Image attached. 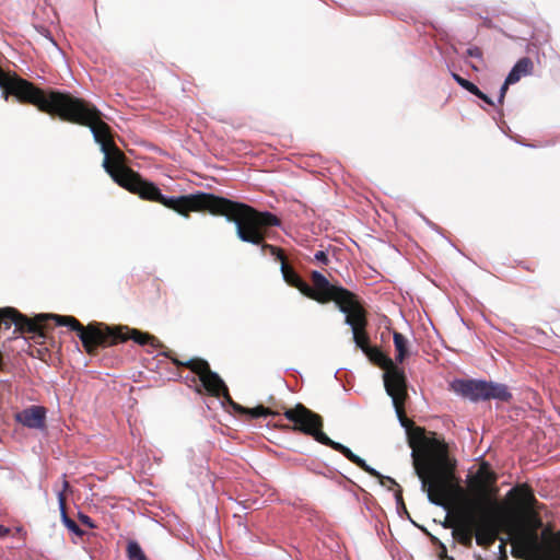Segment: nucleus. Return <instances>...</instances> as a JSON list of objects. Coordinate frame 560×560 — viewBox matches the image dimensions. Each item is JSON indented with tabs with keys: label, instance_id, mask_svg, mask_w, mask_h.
Returning <instances> with one entry per match:
<instances>
[{
	"label": "nucleus",
	"instance_id": "obj_10",
	"mask_svg": "<svg viewBox=\"0 0 560 560\" xmlns=\"http://www.w3.org/2000/svg\"><path fill=\"white\" fill-rule=\"evenodd\" d=\"M105 343L125 341L128 339L133 340L140 346L150 345L152 347H159L160 341L152 335L143 332L141 330L129 328L127 326H107L105 327Z\"/></svg>",
	"mask_w": 560,
	"mask_h": 560
},
{
	"label": "nucleus",
	"instance_id": "obj_15",
	"mask_svg": "<svg viewBox=\"0 0 560 560\" xmlns=\"http://www.w3.org/2000/svg\"><path fill=\"white\" fill-rule=\"evenodd\" d=\"M534 63L529 57L518 59L506 75V83L515 84L522 77L532 74Z\"/></svg>",
	"mask_w": 560,
	"mask_h": 560
},
{
	"label": "nucleus",
	"instance_id": "obj_29",
	"mask_svg": "<svg viewBox=\"0 0 560 560\" xmlns=\"http://www.w3.org/2000/svg\"><path fill=\"white\" fill-rule=\"evenodd\" d=\"M10 94H14L10 89H8V90H2L1 96H2L5 101H8V98H9V95H10Z\"/></svg>",
	"mask_w": 560,
	"mask_h": 560
},
{
	"label": "nucleus",
	"instance_id": "obj_16",
	"mask_svg": "<svg viewBox=\"0 0 560 560\" xmlns=\"http://www.w3.org/2000/svg\"><path fill=\"white\" fill-rule=\"evenodd\" d=\"M57 497L61 523L70 533L74 534L75 536H82L84 530L72 518H70L67 513L63 491H59Z\"/></svg>",
	"mask_w": 560,
	"mask_h": 560
},
{
	"label": "nucleus",
	"instance_id": "obj_38",
	"mask_svg": "<svg viewBox=\"0 0 560 560\" xmlns=\"http://www.w3.org/2000/svg\"><path fill=\"white\" fill-rule=\"evenodd\" d=\"M450 560H454L453 558H451Z\"/></svg>",
	"mask_w": 560,
	"mask_h": 560
},
{
	"label": "nucleus",
	"instance_id": "obj_37",
	"mask_svg": "<svg viewBox=\"0 0 560 560\" xmlns=\"http://www.w3.org/2000/svg\"><path fill=\"white\" fill-rule=\"evenodd\" d=\"M558 536H560V530L557 533Z\"/></svg>",
	"mask_w": 560,
	"mask_h": 560
},
{
	"label": "nucleus",
	"instance_id": "obj_5",
	"mask_svg": "<svg viewBox=\"0 0 560 560\" xmlns=\"http://www.w3.org/2000/svg\"><path fill=\"white\" fill-rule=\"evenodd\" d=\"M364 326L365 318L363 317L362 312H358L357 322L353 323V326H349L352 331V340L355 347L360 349L370 359V361L386 370L383 374L385 390L392 398L400 425L407 429L406 419L397 406L396 398V390H401L406 386V374L401 368L397 366L390 357L370 343L368 334L363 331Z\"/></svg>",
	"mask_w": 560,
	"mask_h": 560
},
{
	"label": "nucleus",
	"instance_id": "obj_33",
	"mask_svg": "<svg viewBox=\"0 0 560 560\" xmlns=\"http://www.w3.org/2000/svg\"><path fill=\"white\" fill-rule=\"evenodd\" d=\"M3 366H4V359H3L2 352L0 351V371L3 369Z\"/></svg>",
	"mask_w": 560,
	"mask_h": 560
},
{
	"label": "nucleus",
	"instance_id": "obj_14",
	"mask_svg": "<svg viewBox=\"0 0 560 560\" xmlns=\"http://www.w3.org/2000/svg\"><path fill=\"white\" fill-rule=\"evenodd\" d=\"M415 474L420 479L421 490L427 493L428 501L433 505L443 506L442 499L439 495L434 494L432 491V487L436 488L440 492H442L444 490L445 485H444V480L442 479V477H436L434 479L433 485H431L428 481V479L423 476L420 467H418V466L415 467Z\"/></svg>",
	"mask_w": 560,
	"mask_h": 560
},
{
	"label": "nucleus",
	"instance_id": "obj_2",
	"mask_svg": "<svg viewBox=\"0 0 560 560\" xmlns=\"http://www.w3.org/2000/svg\"><path fill=\"white\" fill-rule=\"evenodd\" d=\"M0 89H10L20 102L35 105L40 112L57 116L63 121H86L93 118L96 109L84 100L62 91H50L44 94L31 82L16 73L0 69Z\"/></svg>",
	"mask_w": 560,
	"mask_h": 560
},
{
	"label": "nucleus",
	"instance_id": "obj_23",
	"mask_svg": "<svg viewBox=\"0 0 560 560\" xmlns=\"http://www.w3.org/2000/svg\"><path fill=\"white\" fill-rule=\"evenodd\" d=\"M466 57L475 58L483 61V52L478 46H470L465 52Z\"/></svg>",
	"mask_w": 560,
	"mask_h": 560
},
{
	"label": "nucleus",
	"instance_id": "obj_13",
	"mask_svg": "<svg viewBox=\"0 0 560 560\" xmlns=\"http://www.w3.org/2000/svg\"><path fill=\"white\" fill-rule=\"evenodd\" d=\"M14 325L19 329L35 331V325L16 310L7 307L0 308V329H10Z\"/></svg>",
	"mask_w": 560,
	"mask_h": 560
},
{
	"label": "nucleus",
	"instance_id": "obj_21",
	"mask_svg": "<svg viewBox=\"0 0 560 560\" xmlns=\"http://www.w3.org/2000/svg\"><path fill=\"white\" fill-rule=\"evenodd\" d=\"M247 413L252 418H267L270 415V410L264 406H256L246 409Z\"/></svg>",
	"mask_w": 560,
	"mask_h": 560
},
{
	"label": "nucleus",
	"instance_id": "obj_24",
	"mask_svg": "<svg viewBox=\"0 0 560 560\" xmlns=\"http://www.w3.org/2000/svg\"><path fill=\"white\" fill-rule=\"evenodd\" d=\"M314 258L317 262L322 265H328L329 264V257L328 253L326 250H318L315 253Z\"/></svg>",
	"mask_w": 560,
	"mask_h": 560
},
{
	"label": "nucleus",
	"instance_id": "obj_4",
	"mask_svg": "<svg viewBox=\"0 0 560 560\" xmlns=\"http://www.w3.org/2000/svg\"><path fill=\"white\" fill-rule=\"evenodd\" d=\"M285 418L293 422L295 429L303 432L306 435L312 436L316 442L328 446L339 453H341L348 460L360 467L362 470L368 472L372 477H376L381 480V485L384 486V481H388L394 486H398L395 479L388 476L382 475L378 470L370 466L365 459L354 454L348 446L331 440L323 430V419L319 415L310 410L302 404H296L294 408L287 409L284 411Z\"/></svg>",
	"mask_w": 560,
	"mask_h": 560
},
{
	"label": "nucleus",
	"instance_id": "obj_12",
	"mask_svg": "<svg viewBox=\"0 0 560 560\" xmlns=\"http://www.w3.org/2000/svg\"><path fill=\"white\" fill-rule=\"evenodd\" d=\"M47 410L42 406H30L16 413L15 420L28 429H44Z\"/></svg>",
	"mask_w": 560,
	"mask_h": 560
},
{
	"label": "nucleus",
	"instance_id": "obj_8",
	"mask_svg": "<svg viewBox=\"0 0 560 560\" xmlns=\"http://www.w3.org/2000/svg\"><path fill=\"white\" fill-rule=\"evenodd\" d=\"M174 362L176 365L190 368L194 374L191 376V382L195 384L198 392L202 388L212 396L232 401L226 384L217 372L210 369V365L206 360L189 359L185 362Z\"/></svg>",
	"mask_w": 560,
	"mask_h": 560
},
{
	"label": "nucleus",
	"instance_id": "obj_25",
	"mask_svg": "<svg viewBox=\"0 0 560 560\" xmlns=\"http://www.w3.org/2000/svg\"><path fill=\"white\" fill-rule=\"evenodd\" d=\"M511 84L512 83H506V79L504 80L503 84L501 85V88L499 90V96L497 100L498 104H502L504 102L509 85H511Z\"/></svg>",
	"mask_w": 560,
	"mask_h": 560
},
{
	"label": "nucleus",
	"instance_id": "obj_30",
	"mask_svg": "<svg viewBox=\"0 0 560 560\" xmlns=\"http://www.w3.org/2000/svg\"><path fill=\"white\" fill-rule=\"evenodd\" d=\"M9 534V528L4 527L3 525H0V537H3Z\"/></svg>",
	"mask_w": 560,
	"mask_h": 560
},
{
	"label": "nucleus",
	"instance_id": "obj_9",
	"mask_svg": "<svg viewBox=\"0 0 560 560\" xmlns=\"http://www.w3.org/2000/svg\"><path fill=\"white\" fill-rule=\"evenodd\" d=\"M57 326H63L77 332L78 338L88 352H93L98 346L105 343L106 325L97 322L90 323L86 328L71 315L47 314Z\"/></svg>",
	"mask_w": 560,
	"mask_h": 560
},
{
	"label": "nucleus",
	"instance_id": "obj_26",
	"mask_svg": "<svg viewBox=\"0 0 560 560\" xmlns=\"http://www.w3.org/2000/svg\"><path fill=\"white\" fill-rule=\"evenodd\" d=\"M476 97L485 102L489 106H493L494 102L493 100L486 93H483L480 89H478V92L474 94Z\"/></svg>",
	"mask_w": 560,
	"mask_h": 560
},
{
	"label": "nucleus",
	"instance_id": "obj_22",
	"mask_svg": "<svg viewBox=\"0 0 560 560\" xmlns=\"http://www.w3.org/2000/svg\"><path fill=\"white\" fill-rule=\"evenodd\" d=\"M394 497H395V501H396L398 513L400 515L402 513L406 514L408 516V518L410 520V516L408 514L407 508H406V505L404 503V500H402L401 489L400 488L394 493Z\"/></svg>",
	"mask_w": 560,
	"mask_h": 560
},
{
	"label": "nucleus",
	"instance_id": "obj_11",
	"mask_svg": "<svg viewBox=\"0 0 560 560\" xmlns=\"http://www.w3.org/2000/svg\"><path fill=\"white\" fill-rule=\"evenodd\" d=\"M320 296L326 299L322 303H326L332 300L337 310L345 314V324L347 326H353V323L357 322V313L361 311L359 308H354L353 299L350 291L339 285L338 288L332 289L331 293L320 294Z\"/></svg>",
	"mask_w": 560,
	"mask_h": 560
},
{
	"label": "nucleus",
	"instance_id": "obj_17",
	"mask_svg": "<svg viewBox=\"0 0 560 560\" xmlns=\"http://www.w3.org/2000/svg\"><path fill=\"white\" fill-rule=\"evenodd\" d=\"M393 341L396 350V363H402L411 353L410 341L401 332L393 331Z\"/></svg>",
	"mask_w": 560,
	"mask_h": 560
},
{
	"label": "nucleus",
	"instance_id": "obj_7",
	"mask_svg": "<svg viewBox=\"0 0 560 560\" xmlns=\"http://www.w3.org/2000/svg\"><path fill=\"white\" fill-rule=\"evenodd\" d=\"M482 506L478 516L470 515L467 539L475 537L476 544L489 548L498 534V513L500 505L490 498L482 499Z\"/></svg>",
	"mask_w": 560,
	"mask_h": 560
},
{
	"label": "nucleus",
	"instance_id": "obj_34",
	"mask_svg": "<svg viewBox=\"0 0 560 560\" xmlns=\"http://www.w3.org/2000/svg\"><path fill=\"white\" fill-rule=\"evenodd\" d=\"M468 65H469V67L471 68V70H474V71H476V72H478V71H479V68H478L475 63L469 62Z\"/></svg>",
	"mask_w": 560,
	"mask_h": 560
},
{
	"label": "nucleus",
	"instance_id": "obj_35",
	"mask_svg": "<svg viewBox=\"0 0 560 560\" xmlns=\"http://www.w3.org/2000/svg\"><path fill=\"white\" fill-rule=\"evenodd\" d=\"M46 37L56 46V42L49 33L47 34Z\"/></svg>",
	"mask_w": 560,
	"mask_h": 560
},
{
	"label": "nucleus",
	"instance_id": "obj_3",
	"mask_svg": "<svg viewBox=\"0 0 560 560\" xmlns=\"http://www.w3.org/2000/svg\"><path fill=\"white\" fill-rule=\"evenodd\" d=\"M243 205L247 208L248 217L252 220L250 223H247V221L244 220L242 225L244 226V230H246V233L257 237L255 243L248 242V244L261 246L262 252L268 250L276 260L281 261L280 271L282 279L290 287L296 288L303 295L307 296L308 299L315 300L317 302L325 301L326 299L320 296V294H316L315 289H313L298 272L287 268L283 261V254L279 247L262 243L267 233V229L270 226H280V220L269 211L259 212L246 203ZM238 240L241 241L240 237ZM244 243H247V241H244Z\"/></svg>",
	"mask_w": 560,
	"mask_h": 560
},
{
	"label": "nucleus",
	"instance_id": "obj_31",
	"mask_svg": "<svg viewBox=\"0 0 560 560\" xmlns=\"http://www.w3.org/2000/svg\"><path fill=\"white\" fill-rule=\"evenodd\" d=\"M62 477L66 478V475H62ZM62 488H63V491H66L67 489L70 488L69 482L66 479H63Z\"/></svg>",
	"mask_w": 560,
	"mask_h": 560
},
{
	"label": "nucleus",
	"instance_id": "obj_19",
	"mask_svg": "<svg viewBox=\"0 0 560 560\" xmlns=\"http://www.w3.org/2000/svg\"><path fill=\"white\" fill-rule=\"evenodd\" d=\"M126 551L129 560H148L142 547L137 540H129Z\"/></svg>",
	"mask_w": 560,
	"mask_h": 560
},
{
	"label": "nucleus",
	"instance_id": "obj_27",
	"mask_svg": "<svg viewBox=\"0 0 560 560\" xmlns=\"http://www.w3.org/2000/svg\"><path fill=\"white\" fill-rule=\"evenodd\" d=\"M79 520L81 521L82 524L86 525L89 528L96 527L93 520L89 515H86L82 512H79Z\"/></svg>",
	"mask_w": 560,
	"mask_h": 560
},
{
	"label": "nucleus",
	"instance_id": "obj_36",
	"mask_svg": "<svg viewBox=\"0 0 560 560\" xmlns=\"http://www.w3.org/2000/svg\"><path fill=\"white\" fill-rule=\"evenodd\" d=\"M213 530H214V533H215V534H218V533H219V532H218V528H217V524H215V522L213 523Z\"/></svg>",
	"mask_w": 560,
	"mask_h": 560
},
{
	"label": "nucleus",
	"instance_id": "obj_6",
	"mask_svg": "<svg viewBox=\"0 0 560 560\" xmlns=\"http://www.w3.org/2000/svg\"><path fill=\"white\" fill-rule=\"evenodd\" d=\"M450 389L472 404L491 399L509 402L513 398L505 384L482 378H455L450 383Z\"/></svg>",
	"mask_w": 560,
	"mask_h": 560
},
{
	"label": "nucleus",
	"instance_id": "obj_18",
	"mask_svg": "<svg viewBox=\"0 0 560 560\" xmlns=\"http://www.w3.org/2000/svg\"><path fill=\"white\" fill-rule=\"evenodd\" d=\"M311 279L314 283L315 289L317 290L315 291L316 294H329L332 292V289L339 287L331 284L329 280L318 270L312 271Z\"/></svg>",
	"mask_w": 560,
	"mask_h": 560
},
{
	"label": "nucleus",
	"instance_id": "obj_1",
	"mask_svg": "<svg viewBox=\"0 0 560 560\" xmlns=\"http://www.w3.org/2000/svg\"><path fill=\"white\" fill-rule=\"evenodd\" d=\"M84 102L96 109L95 115H93V118L86 119V121L72 122L89 126L93 140L100 145L101 152L105 155L102 165L115 183L127 190L137 194L141 199L160 202L166 208L173 209L184 217H188L187 210L199 209L208 210L214 215L224 217L228 222L235 225L237 237L253 243L257 241V237L246 233V230H244V226L242 225L244 220L247 221V223H250L252 220L248 217V210L243 202L233 201L231 199L203 191H197L196 194L190 195L167 196L162 194L161 189L152 182L140 177H130L121 172L114 171L109 164L107 145L104 140L107 126L102 121L98 122L102 113L94 105L86 101Z\"/></svg>",
	"mask_w": 560,
	"mask_h": 560
},
{
	"label": "nucleus",
	"instance_id": "obj_32",
	"mask_svg": "<svg viewBox=\"0 0 560 560\" xmlns=\"http://www.w3.org/2000/svg\"><path fill=\"white\" fill-rule=\"evenodd\" d=\"M3 366H4V359H3L2 352L0 351V371L3 369Z\"/></svg>",
	"mask_w": 560,
	"mask_h": 560
},
{
	"label": "nucleus",
	"instance_id": "obj_28",
	"mask_svg": "<svg viewBox=\"0 0 560 560\" xmlns=\"http://www.w3.org/2000/svg\"><path fill=\"white\" fill-rule=\"evenodd\" d=\"M441 462L446 467H451L452 466V460L448 458V456L446 454H442L441 455Z\"/></svg>",
	"mask_w": 560,
	"mask_h": 560
},
{
	"label": "nucleus",
	"instance_id": "obj_20",
	"mask_svg": "<svg viewBox=\"0 0 560 560\" xmlns=\"http://www.w3.org/2000/svg\"><path fill=\"white\" fill-rule=\"evenodd\" d=\"M447 69L450 70V75L452 77V79L464 90H466L467 92H469L470 94H475L476 92H478V86L472 83L471 81L460 77L458 73L454 72L451 70L450 66L446 65Z\"/></svg>",
	"mask_w": 560,
	"mask_h": 560
}]
</instances>
